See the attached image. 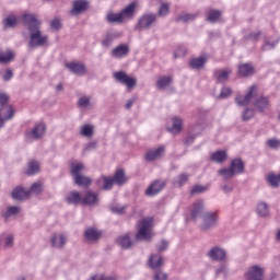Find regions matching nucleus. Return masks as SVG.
<instances>
[{
  "mask_svg": "<svg viewBox=\"0 0 280 280\" xmlns=\"http://www.w3.org/2000/svg\"><path fill=\"white\" fill-rule=\"evenodd\" d=\"M13 244H14V236H12V234L7 235L4 246L7 248H11Z\"/></svg>",
  "mask_w": 280,
  "mask_h": 280,
  "instance_id": "nucleus-60",
  "label": "nucleus"
},
{
  "mask_svg": "<svg viewBox=\"0 0 280 280\" xmlns=\"http://www.w3.org/2000/svg\"><path fill=\"white\" fill-rule=\"evenodd\" d=\"M83 172H86V166L84 165V163L79 161H72L70 163V173L73 178H78L82 175Z\"/></svg>",
  "mask_w": 280,
  "mask_h": 280,
  "instance_id": "nucleus-16",
  "label": "nucleus"
},
{
  "mask_svg": "<svg viewBox=\"0 0 280 280\" xmlns=\"http://www.w3.org/2000/svg\"><path fill=\"white\" fill-rule=\"evenodd\" d=\"M81 137L91 139L95 135V126L91 124H85L80 127Z\"/></svg>",
  "mask_w": 280,
  "mask_h": 280,
  "instance_id": "nucleus-26",
  "label": "nucleus"
},
{
  "mask_svg": "<svg viewBox=\"0 0 280 280\" xmlns=\"http://www.w3.org/2000/svg\"><path fill=\"white\" fill-rule=\"evenodd\" d=\"M207 255L212 261H224L226 259V250L220 246L210 248Z\"/></svg>",
  "mask_w": 280,
  "mask_h": 280,
  "instance_id": "nucleus-9",
  "label": "nucleus"
},
{
  "mask_svg": "<svg viewBox=\"0 0 280 280\" xmlns=\"http://www.w3.org/2000/svg\"><path fill=\"white\" fill-rule=\"evenodd\" d=\"M100 202V197L97 194L88 190L85 196L83 197V205H89V207H95Z\"/></svg>",
  "mask_w": 280,
  "mask_h": 280,
  "instance_id": "nucleus-23",
  "label": "nucleus"
},
{
  "mask_svg": "<svg viewBox=\"0 0 280 280\" xmlns=\"http://www.w3.org/2000/svg\"><path fill=\"white\" fill-rule=\"evenodd\" d=\"M170 2H163L158 11L159 16H167L170 14Z\"/></svg>",
  "mask_w": 280,
  "mask_h": 280,
  "instance_id": "nucleus-50",
  "label": "nucleus"
},
{
  "mask_svg": "<svg viewBox=\"0 0 280 280\" xmlns=\"http://www.w3.org/2000/svg\"><path fill=\"white\" fill-rule=\"evenodd\" d=\"M267 183H269V185L271 187H279V183H280V174L277 175L275 173H270L268 176H267Z\"/></svg>",
  "mask_w": 280,
  "mask_h": 280,
  "instance_id": "nucleus-43",
  "label": "nucleus"
},
{
  "mask_svg": "<svg viewBox=\"0 0 280 280\" xmlns=\"http://www.w3.org/2000/svg\"><path fill=\"white\" fill-rule=\"evenodd\" d=\"M255 97H257V86L252 85L249 88L248 92L246 93V95L236 96L235 102H236L237 106H248V104H250V100H253Z\"/></svg>",
  "mask_w": 280,
  "mask_h": 280,
  "instance_id": "nucleus-8",
  "label": "nucleus"
},
{
  "mask_svg": "<svg viewBox=\"0 0 280 280\" xmlns=\"http://www.w3.org/2000/svg\"><path fill=\"white\" fill-rule=\"evenodd\" d=\"M3 23L4 27H16L19 19L14 15H9L8 18L4 19Z\"/></svg>",
  "mask_w": 280,
  "mask_h": 280,
  "instance_id": "nucleus-45",
  "label": "nucleus"
},
{
  "mask_svg": "<svg viewBox=\"0 0 280 280\" xmlns=\"http://www.w3.org/2000/svg\"><path fill=\"white\" fill-rule=\"evenodd\" d=\"M171 121L172 126L167 127L168 132H171L172 135H178V132L183 130V118H180L179 116H174Z\"/></svg>",
  "mask_w": 280,
  "mask_h": 280,
  "instance_id": "nucleus-20",
  "label": "nucleus"
},
{
  "mask_svg": "<svg viewBox=\"0 0 280 280\" xmlns=\"http://www.w3.org/2000/svg\"><path fill=\"white\" fill-rule=\"evenodd\" d=\"M215 75L218 82L224 83L226 82V80H229V77L231 75V69L219 70L217 71Z\"/></svg>",
  "mask_w": 280,
  "mask_h": 280,
  "instance_id": "nucleus-37",
  "label": "nucleus"
},
{
  "mask_svg": "<svg viewBox=\"0 0 280 280\" xmlns=\"http://www.w3.org/2000/svg\"><path fill=\"white\" fill-rule=\"evenodd\" d=\"M66 200L68 205H80V202L83 203V198L78 191H72L70 192L67 197Z\"/></svg>",
  "mask_w": 280,
  "mask_h": 280,
  "instance_id": "nucleus-31",
  "label": "nucleus"
},
{
  "mask_svg": "<svg viewBox=\"0 0 280 280\" xmlns=\"http://www.w3.org/2000/svg\"><path fill=\"white\" fill-rule=\"evenodd\" d=\"M13 75L14 73L12 72V70L8 69L3 74L4 82H9V80H12Z\"/></svg>",
  "mask_w": 280,
  "mask_h": 280,
  "instance_id": "nucleus-63",
  "label": "nucleus"
},
{
  "mask_svg": "<svg viewBox=\"0 0 280 280\" xmlns=\"http://www.w3.org/2000/svg\"><path fill=\"white\" fill-rule=\"evenodd\" d=\"M220 222V212L209 211L202 217V223L200 225L201 231H212Z\"/></svg>",
  "mask_w": 280,
  "mask_h": 280,
  "instance_id": "nucleus-4",
  "label": "nucleus"
},
{
  "mask_svg": "<svg viewBox=\"0 0 280 280\" xmlns=\"http://www.w3.org/2000/svg\"><path fill=\"white\" fill-rule=\"evenodd\" d=\"M164 187H165V182L155 180L147 188L145 196H148L149 198H152V197L161 194V191H163Z\"/></svg>",
  "mask_w": 280,
  "mask_h": 280,
  "instance_id": "nucleus-10",
  "label": "nucleus"
},
{
  "mask_svg": "<svg viewBox=\"0 0 280 280\" xmlns=\"http://www.w3.org/2000/svg\"><path fill=\"white\" fill-rule=\"evenodd\" d=\"M19 211H21L20 207H16V206L9 207L7 209V212L4 213V220H10V218H12V215H16Z\"/></svg>",
  "mask_w": 280,
  "mask_h": 280,
  "instance_id": "nucleus-48",
  "label": "nucleus"
},
{
  "mask_svg": "<svg viewBox=\"0 0 280 280\" xmlns=\"http://www.w3.org/2000/svg\"><path fill=\"white\" fill-rule=\"evenodd\" d=\"M22 21L25 27L28 30V47L31 49H36L37 47H45L49 43V36L44 34L40 30L43 21L38 19V15L35 13H24L22 15Z\"/></svg>",
  "mask_w": 280,
  "mask_h": 280,
  "instance_id": "nucleus-1",
  "label": "nucleus"
},
{
  "mask_svg": "<svg viewBox=\"0 0 280 280\" xmlns=\"http://www.w3.org/2000/svg\"><path fill=\"white\" fill-rule=\"evenodd\" d=\"M154 226V218L147 217L138 222V232L136 240L138 242H150L154 237L152 229Z\"/></svg>",
  "mask_w": 280,
  "mask_h": 280,
  "instance_id": "nucleus-3",
  "label": "nucleus"
},
{
  "mask_svg": "<svg viewBox=\"0 0 280 280\" xmlns=\"http://www.w3.org/2000/svg\"><path fill=\"white\" fill-rule=\"evenodd\" d=\"M52 248H65L67 244V236L62 233H55L50 238Z\"/></svg>",
  "mask_w": 280,
  "mask_h": 280,
  "instance_id": "nucleus-17",
  "label": "nucleus"
},
{
  "mask_svg": "<svg viewBox=\"0 0 280 280\" xmlns=\"http://www.w3.org/2000/svg\"><path fill=\"white\" fill-rule=\"evenodd\" d=\"M167 246H170V243L167 241H161L158 245L156 248L160 253H163V250H167Z\"/></svg>",
  "mask_w": 280,
  "mask_h": 280,
  "instance_id": "nucleus-59",
  "label": "nucleus"
},
{
  "mask_svg": "<svg viewBox=\"0 0 280 280\" xmlns=\"http://www.w3.org/2000/svg\"><path fill=\"white\" fill-rule=\"evenodd\" d=\"M14 117V108L0 107V128L5 126V122Z\"/></svg>",
  "mask_w": 280,
  "mask_h": 280,
  "instance_id": "nucleus-18",
  "label": "nucleus"
},
{
  "mask_svg": "<svg viewBox=\"0 0 280 280\" xmlns=\"http://www.w3.org/2000/svg\"><path fill=\"white\" fill-rule=\"evenodd\" d=\"M255 117V110L250 108H246L242 114L243 121H249V119H253Z\"/></svg>",
  "mask_w": 280,
  "mask_h": 280,
  "instance_id": "nucleus-54",
  "label": "nucleus"
},
{
  "mask_svg": "<svg viewBox=\"0 0 280 280\" xmlns=\"http://www.w3.org/2000/svg\"><path fill=\"white\" fill-rule=\"evenodd\" d=\"M278 44L279 39H276L273 42L265 40L262 44V51H270L271 49H275Z\"/></svg>",
  "mask_w": 280,
  "mask_h": 280,
  "instance_id": "nucleus-51",
  "label": "nucleus"
},
{
  "mask_svg": "<svg viewBox=\"0 0 280 280\" xmlns=\"http://www.w3.org/2000/svg\"><path fill=\"white\" fill-rule=\"evenodd\" d=\"M149 266L152 270L161 268V266H163V256L160 254L151 255L149 258Z\"/></svg>",
  "mask_w": 280,
  "mask_h": 280,
  "instance_id": "nucleus-29",
  "label": "nucleus"
},
{
  "mask_svg": "<svg viewBox=\"0 0 280 280\" xmlns=\"http://www.w3.org/2000/svg\"><path fill=\"white\" fill-rule=\"evenodd\" d=\"M47 131V127L45 124L39 122L34 126L33 129L26 131V141H36L45 137V132Z\"/></svg>",
  "mask_w": 280,
  "mask_h": 280,
  "instance_id": "nucleus-6",
  "label": "nucleus"
},
{
  "mask_svg": "<svg viewBox=\"0 0 280 280\" xmlns=\"http://www.w3.org/2000/svg\"><path fill=\"white\" fill-rule=\"evenodd\" d=\"M197 16H198V13L183 12L177 16V21H180L182 23H189V21H195Z\"/></svg>",
  "mask_w": 280,
  "mask_h": 280,
  "instance_id": "nucleus-39",
  "label": "nucleus"
},
{
  "mask_svg": "<svg viewBox=\"0 0 280 280\" xmlns=\"http://www.w3.org/2000/svg\"><path fill=\"white\" fill-rule=\"evenodd\" d=\"M75 185H79V187H89L91 183H93V179L91 177H86L84 175H81L79 177L73 178Z\"/></svg>",
  "mask_w": 280,
  "mask_h": 280,
  "instance_id": "nucleus-34",
  "label": "nucleus"
},
{
  "mask_svg": "<svg viewBox=\"0 0 280 280\" xmlns=\"http://www.w3.org/2000/svg\"><path fill=\"white\" fill-rule=\"evenodd\" d=\"M153 280H167V273H165L163 271H158L154 275Z\"/></svg>",
  "mask_w": 280,
  "mask_h": 280,
  "instance_id": "nucleus-61",
  "label": "nucleus"
},
{
  "mask_svg": "<svg viewBox=\"0 0 280 280\" xmlns=\"http://www.w3.org/2000/svg\"><path fill=\"white\" fill-rule=\"evenodd\" d=\"M254 106L255 108H257V110H259L260 113H264V110L268 108V98L264 96L259 97L258 100H256Z\"/></svg>",
  "mask_w": 280,
  "mask_h": 280,
  "instance_id": "nucleus-38",
  "label": "nucleus"
},
{
  "mask_svg": "<svg viewBox=\"0 0 280 280\" xmlns=\"http://www.w3.org/2000/svg\"><path fill=\"white\" fill-rule=\"evenodd\" d=\"M220 16H222V12L218 10H212L208 14V21L210 23H218L220 21Z\"/></svg>",
  "mask_w": 280,
  "mask_h": 280,
  "instance_id": "nucleus-46",
  "label": "nucleus"
},
{
  "mask_svg": "<svg viewBox=\"0 0 280 280\" xmlns=\"http://www.w3.org/2000/svg\"><path fill=\"white\" fill-rule=\"evenodd\" d=\"M79 108H90L91 106V98L90 96H82L78 101Z\"/></svg>",
  "mask_w": 280,
  "mask_h": 280,
  "instance_id": "nucleus-52",
  "label": "nucleus"
},
{
  "mask_svg": "<svg viewBox=\"0 0 280 280\" xmlns=\"http://www.w3.org/2000/svg\"><path fill=\"white\" fill-rule=\"evenodd\" d=\"M27 191L30 197L38 196V194L43 191V183L40 182L34 183Z\"/></svg>",
  "mask_w": 280,
  "mask_h": 280,
  "instance_id": "nucleus-40",
  "label": "nucleus"
},
{
  "mask_svg": "<svg viewBox=\"0 0 280 280\" xmlns=\"http://www.w3.org/2000/svg\"><path fill=\"white\" fill-rule=\"evenodd\" d=\"M117 244L121 246V248H130L132 246V241L130 240V235L125 234L117 238Z\"/></svg>",
  "mask_w": 280,
  "mask_h": 280,
  "instance_id": "nucleus-36",
  "label": "nucleus"
},
{
  "mask_svg": "<svg viewBox=\"0 0 280 280\" xmlns=\"http://www.w3.org/2000/svg\"><path fill=\"white\" fill-rule=\"evenodd\" d=\"M261 36H264V33H261V31H256V32H253L252 34H249L247 36V39L253 40L254 43H257V40H259V38H261Z\"/></svg>",
  "mask_w": 280,
  "mask_h": 280,
  "instance_id": "nucleus-55",
  "label": "nucleus"
},
{
  "mask_svg": "<svg viewBox=\"0 0 280 280\" xmlns=\"http://www.w3.org/2000/svg\"><path fill=\"white\" fill-rule=\"evenodd\" d=\"M267 148L270 150H279L280 148V140L277 138H271L266 141Z\"/></svg>",
  "mask_w": 280,
  "mask_h": 280,
  "instance_id": "nucleus-49",
  "label": "nucleus"
},
{
  "mask_svg": "<svg viewBox=\"0 0 280 280\" xmlns=\"http://www.w3.org/2000/svg\"><path fill=\"white\" fill-rule=\"evenodd\" d=\"M112 211H114V213H124V211H126V207L116 206L112 208Z\"/></svg>",
  "mask_w": 280,
  "mask_h": 280,
  "instance_id": "nucleus-64",
  "label": "nucleus"
},
{
  "mask_svg": "<svg viewBox=\"0 0 280 280\" xmlns=\"http://www.w3.org/2000/svg\"><path fill=\"white\" fill-rule=\"evenodd\" d=\"M205 191H207V187L197 185L192 187L190 194H205Z\"/></svg>",
  "mask_w": 280,
  "mask_h": 280,
  "instance_id": "nucleus-58",
  "label": "nucleus"
},
{
  "mask_svg": "<svg viewBox=\"0 0 280 280\" xmlns=\"http://www.w3.org/2000/svg\"><path fill=\"white\" fill-rule=\"evenodd\" d=\"M246 280H262L264 279V268L255 265V266H252L246 275Z\"/></svg>",
  "mask_w": 280,
  "mask_h": 280,
  "instance_id": "nucleus-11",
  "label": "nucleus"
},
{
  "mask_svg": "<svg viewBox=\"0 0 280 280\" xmlns=\"http://www.w3.org/2000/svg\"><path fill=\"white\" fill-rule=\"evenodd\" d=\"M158 19L159 14L153 12H145L139 18L136 30H152V27L156 25Z\"/></svg>",
  "mask_w": 280,
  "mask_h": 280,
  "instance_id": "nucleus-5",
  "label": "nucleus"
},
{
  "mask_svg": "<svg viewBox=\"0 0 280 280\" xmlns=\"http://www.w3.org/2000/svg\"><path fill=\"white\" fill-rule=\"evenodd\" d=\"M114 183H116V185H119V187H121V185H126L128 178L126 177V173L124 172V170H118L116 171L114 177Z\"/></svg>",
  "mask_w": 280,
  "mask_h": 280,
  "instance_id": "nucleus-32",
  "label": "nucleus"
},
{
  "mask_svg": "<svg viewBox=\"0 0 280 280\" xmlns=\"http://www.w3.org/2000/svg\"><path fill=\"white\" fill-rule=\"evenodd\" d=\"M39 170H40V164L36 161H31L28 163V168L26 171V174L28 176H34V174H38Z\"/></svg>",
  "mask_w": 280,
  "mask_h": 280,
  "instance_id": "nucleus-41",
  "label": "nucleus"
},
{
  "mask_svg": "<svg viewBox=\"0 0 280 280\" xmlns=\"http://www.w3.org/2000/svg\"><path fill=\"white\" fill-rule=\"evenodd\" d=\"M170 84H172V79H171V77H161V78L156 81V86H158V89H166V86H170Z\"/></svg>",
  "mask_w": 280,
  "mask_h": 280,
  "instance_id": "nucleus-44",
  "label": "nucleus"
},
{
  "mask_svg": "<svg viewBox=\"0 0 280 280\" xmlns=\"http://www.w3.org/2000/svg\"><path fill=\"white\" fill-rule=\"evenodd\" d=\"M61 27V24H60V20L58 19H55L50 22V28L54 30V31H58L60 30Z\"/></svg>",
  "mask_w": 280,
  "mask_h": 280,
  "instance_id": "nucleus-62",
  "label": "nucleus"
},
{
  "mask_svg": "<svg viewBox=\"0 0 280 280\" xmlns=\"http://www.w3.org/2000/svg\"><path fill=\"white\" fill-rule=\"evenodd\" d=\"M226 151H215L212 153L211 159L214 163H224V161H226Z\"/></svg>",
  "mask_w": 280,
  "mask_h": 280,
  "instance_id": "nucleus-42",
  "label": "nucleus"
},
{
  "mask_svg": "<svg viewBox=\"0 0 280 280\" xmlns=\"http://www.w3.org/2000/svg\"><path fill=\"white\" fill-rule=\"evenodd\" d=\"M187 180H189V176L187 174H180L179 176H177L174 180V185H178L179 187L185 185V183H187Z\"/></svg>",
  "mask_w": 280,
  "mask_h": 280,
  "instance_id": "nucleus-53",
  "label": "nucleus"
},
{
  "mask_svg": "<svg viewBox=\"0 0 280 280\" xmlns=\"http://www.w3.org/2000/svg\"><path fill=\"white\" fill-rule=\"evenodd\" d=\"M67 69L71 71V73H74L75 75H84L86 73V66L84 63L80 62H71L66 63Z\"/></svg>",
  "mask_w": 280,
  "mask_h": 280,
  "instance_id": "nucleus-21",
  "label": "nucleus"
},
{
  "mask_svg": "<svg viewBox=\"0 0 280 280\" xmlns=\"http://www.w3.org/2000/svg\"><path fill=\"white\" fill-rule=\"evenodd\" d=\"M89 10V1L86 0H75L73 2L72 10L70 11V14L72 16H78L79 14H83V12H86Z\"/></svg>",
  "mask_w": 280,
  "mask_h": 280,
  "instance_id": "nucleus-12",
  "label": "nucleus"
},
{
  "mask_svg": "<svg viewBox=\"0 0 280 280\" xmlns=\"http://www.w3.org/2000/svg\"><path fill=\"white\" fill-rule=\"evenodd\" d=\"M256 214L258 218H270V206L266 201H259L256 205Z\"/></svg>",
  "mask_w": 280,
  "mask_h": 280,
  "instance_id": "nucleus-19",
  "label": "nucleus"
},
{
  "mask_svg": "<svg viewBox=\"0 0 280 280\" xmlns=\"http://www.w3.org/2000/svg\"><path fill=\"white\" fill-rule=\"evenodd\" d=\"M8 100H9L8 94L0 93V106H1V108H3V107L12 108L11 105H7L8 104Z\"/></svg>",
  "mask_w": 280,
  "mask_h": 280,
  "instance_id": "nucleus-56",
  "label": "nucleus"
},
{
  "mask_svg": "<svg viewBox=\"0 0 280 280\" xmlns=\"http://www.w3.org/2000/svg\"><path fill=\"white\" fill-rule=\"evenodd\" d=\"M233 93V90H231V88H222L221 93H220V97H222V100L229 97L231 94Z\"/></svg>",
  "mask_w": 280,
  "mask_h": 280,
  "instance_id": "nucleus-57",
  "label": "nucleus"
},
{
  "mask_svg": "<svg viewBox=\"0 0 280 280\" xmlns=\"http://www.w3.org/2000/svg\"><path fill=\"white\" fill-rule=\"evenodd\" d=\"M12 60H14V51L10 49L0 51V65H9Z\"/></svg>",
  "mask_w": 280,
  "mask_h": 280,
  "instance_id": "nucleus-30",
  "label": "nucleus"
},
{
  "mask_svg": "<svg viewBox=\"0 0 280 280\" xmlns=\"http://www.w3.org/2000/svg\"><path fill=\"white\" fill-rule=\"evenodd\" d=\"M255 73V68H253L249 63H243L238 66V75L242 78H248V75H253Z\"/></svg>",
  "mask_w": 280,
  "mask_h": 280,
  "instance_id": "nucleus-28",
  "label": "nucleus"
},
{
  "mask_svg": "<svg viewBox=\"0 0 280 280\" xmlns=\"http://www.w3.org/2000/svg\"><path fill=\"white\" fill-rule=\"evenodd\" d=\"M205 212V201L202 199H198L192 203L190 218L191 220H198Z\"/></svg>",
  "mask_w": 280,
  "mask_h": 280,
  "instance_id": "nucleus-13",
  "label": "nucleus"
},
{
  "mask_svg": "<svg viewBox=\"0 0 280 280\" xmlns=\"http://www.w3.org/2000/svg\"><path fill=\"white\" fill-rule=\"evenodd\" d=\"M207 65V57H198L190 60L191 69H202Z\"/></svg>",
  "mask_w": 280,
  "mask_h": 280,
  "instance_id": "nucleus-35",
  "label": "nucleus"
},
{
  "mask_svg": "<svg viewBox=\"0 0 280 280\" xmlns=\"http://www.w3.org/2000/svg\"><path fill=\"white\" fill-rule=\"evenodd\" d=\"M96 185L100 189L109 191V189H113V185H115V179L110 176H101L96 179Z\"/></svg>",
  "mask_w": 280,
  "mask_h": 280,
  "instance_id": "nucleus-15",
  "label": "nucleus"
},
{
  "mask_svg": "<svg viewBox=\"0 0 280 280\" xmlns=\"http://www.w3.org/2000/svg\"><path fill=\"white\" fill-rule=\"evenodd\" d=\"M86 242H97L102 237V232L95 228H89L84 232Z\"/></svg>",
  "mask_w": 280,
  "mask_h": 280,
  "instance_id": "nucleus-22",
  "label": "nucleus"
},
{
  "mask_svg": "<svg viewBox=\"0 0 280 280\" xmlns=\"http://www.w3.org/2000/svg\"><path fill=\"white\" fill-rule=\"evenodd\" d=\"M220 176L224 178L225 180H229V178H233V176H236L233 168H222L219 171Z\"/></svg>",
  "mask_w": 280,
  "mask_h": 280,
  "instance_id": "nucleus-47",
  "label": "nucleus"
},
{
  "mask_svg": "<svg viewBox=\"0 0 280 280\" xmlns=\"http://www.w3.org/2000/svg\"><path fill=\"white\" fill-rule=\"evenodd\" d=\"M128 54H130V47L126 44H120L112 50L110 56L112 58L121 60V58H126Z\"/></svg>",
  "mask_w": 280,
  "mask_h": 280,
  "instance_id": "nucleus-14",
  "label": "nucleus"
},
{
  "mask_svg": "<svg viewBox=\"0 0 280 280\" xmlns=\"http://www.w3.org/2000/svg\"><path fill=\"white\" fill-rule=\"evenodd\" d=\"M120 34L117 32H108L102 39L101 44L103 47H110V45H113V42L117 40Z\"/></svg>",
  "mask_w": 280,
  "mask_h": 280,
  "instance_id": "nucleus-25",
  "label": "nucleus"
},
{
  "mask_svg": "<svg viewBox=\"0 0 280 280\" xmlns=\"http://www.w3.org/2000/svg\"><path fill=\"white\" fill-rule=\"evenodd\" d=\"M230 167L234 171L235 175L242 174L244 172V162L242 159H235L231 162Z\"/></svg>",
  "mask_w": 280,
  "mask_h": 280,
  "instance_id": "nucleus-33",
  "label": "nucleus"
},
{
  "mask_svg": "<svg viewBox=\"0 0 280 280\" xmlns=\"http://www.w3.org/2000/svg\"><path fill=\"white\" fill-rule=\"evenodd\" d=\"M115 80L120 84H125L127 89H135L137 86V78L128 75L126 72L119 71L114 73Z\"/></svg>",
  "mask_w": 280,
  "mask_h": 280,
  "instance_id": "nucleus-7",
  "label": "nucleus"
},
{
  "mask_svg": "<svg viewBox=\"0 0 280 280\" xmlns=\"http://www.w3.org/2000/svg\"><path fill=\"white\" fill-rule=\"evenodd\" d=\"M165 154V148L159 147L155 150H151L147 153L145 160L147 161H156V159H161Z\"/></svg>",
  "mask_w": 280,
  "mask_h": 280,
  "instance_id": "nucleus-24",
  "label": "nucleus"
},
{
  "mask_svg": "<svg viewBox=\"0 0 280 280\" xmlns=\"http://www.w3.org/2000/svg\"><path fill=\"white\" fill-rule=\"evenodd\" d=\"M138 8H139V1L133 0L131 3L127 4L118 13L109 11L106 14V21L107 23L118 24V25L121 23H128V21H132V19H135Z\"/></svg>",
  "mask_w": 280,
  "mask_h": 280,
  "instance_id": "nucleus-2",
  "label": "nucleus"
},
{
  "mask_svg": "<svg viewBox=\"0 0 280 280\" xmlns=\"http://www.w3.org/2000/svg\"><path fill=\"white\" fill-rule=\"evenodd\" d=\"M12 198H14V200H27V198H30V192L23 187H16L12 191Z\"/></svg>",
  "mask_w": 280,
  "mask_h": 280,
  "instance_id": "nucleus-27",
  "label": "nucleus"
}]
</instances>
